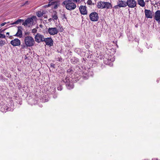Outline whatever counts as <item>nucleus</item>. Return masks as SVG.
Wrapping results in <instances>:
<instances>
[{
  "label": "nucleus",
  "mask_w": 160,
  "mask_h": 160,
  "mask_svg": "<svg viewBox=\"0 0 160 160\" xmlns=\"http://www.w3.org/2000/svg\"><path fill=\"white\" fill-rule=\"evenodd\" d=\"M26 47H27L26 45L25 44V45H21V48L22 49H24Z\"/></svg>",
  "instance_id": "473e14b6"
},
{
  "label": "nucleus",
  "mask_w": 160,
  "mask_h": 160,
  "mask_svg": "<svg viewBox=\"0 0 160 160\" xmlns=\"http://www.w3.org/2000/svg\"><path fill=\"white\" fill-rule=\"evenodd\" d=\"M145 17L147 18H152V13L150 10L145 9Z\"/></svg>",
  "instance_id": "f8f14e48"
},
{
  "label": "nucleus",
  "mask_w": 160,
  "mask_h": 160,
  "mask_svg": "<svg viewBox=\"0 0 160 160\" xmlns=\"http://www.w3.org/2000/svg\"><path fill=\"white\" fill-rule=\"evenodd\" d=\"M90 20L93 22L97 21L99 19L98 14L95 12L91 13L89 16Z\"/></svg>",
  "instance_id": "39448f33"
},
{
  "label": "nucleus",
  "mask_w": 160,
  "mask_h": 160,
  "mask_svg": "<svg viewBox=\"0 0 160 160\" xmlns=\"http://www.w3.org/2000/svg\"><path fill=\"white\" fill-rule=\"evenodd\" d=\"M43 42H45L47 45L50 46L53 45V41L51 38H45Z\"/></svg>",
  "instance_id": "9d476101"
},
{
  "label": "nucleus",
  "mask_w": 160,
  "mask_h": 160,
  "mask_svg": "<svg viewBox=\"0 0 160 160\" xmlns=\"http://www.w3.org/2000/svg\"><path fill=\"white\" fill-rule=\"evenodd\" d=\"M18 32L14 36L21 38L22 36V28L21 26H19L18 27Z\"/></svg>",
  "instance_id": "2eb2a0df"
},
{
  "label": "nucleus",
  "mask_w": 160,
  "mask_h": 160,
  "mask_svg": "<svg viewBox=\"0 0 160 160\" xmlns=\"http://www.w3.org/2000/svg\"><path fill=\"white\" fill-rule=\"evenodd\" d=\"M87 3L88 5H91L92 3V1L91 0H88L87 1Z\"/></svg>",
  "instance_id": "7c9ffc66"
},
{
  "label": "nucleus",
  "mask_w": 160,
  "mask_h": 160,
  "mask_svg": "<svg viewBox=\"0 0 160 160\" xmlns=\"http://www.w3.org/2000/svg\"><path fill=\"white\" fill-rule=\"evenodd\" d=\"M5 44V42L4 41H3L2 40H0V47H2Z\"/></svg>",
  "instance_id": "a878e982"
},
{
  "label": "nucleus",
  "mask_w": 160,
  "mask_h": 160,
  "mask_svg": "<svg viewBox=\"0 0 160 160\" xmlns=\"http://www.w3.org/2000/svg\"><path fill=\"white\" fill-rule=\"evenodd\" d=\"M118 4L119 7H124L127 6L126 2L122 0H118Z\"/></svg>",
  "instance_id": "dca6fc26"
},
{
  "label": "nucleus",
  "mask_w": 160,
  "mask_h": 160,
  "mask_svg": "<svg viewBox=\"0 0 160 160\" xmlns=\"http://www.w3.org/2000/svg\"><path fill=\"white\" fill-rule=\"evenodd\" d=\"M30 3V2L27 1L23 3V5H21V7H22L23 6H26L27 5H28Z\"/></svg>",
  "instance_id": "bb28decb"
},
{
  "label": "nucleus",
  "mask_w": 160,
  "mask_h": 160,
  "mask_svg": "<svg viewBox=\"0 0 160 160\" xmlns=\"http://www.w3.org/2000/svg\"><path fill=\"white\" fill-rule=\"evenodd\" d=\"M72 2L76 3L78 2H79L80 0H72Z\"/></svg>",
  "instance_id": "72a5a7b5"
},
{
  "label": "nucleus",
  "mask_w": 160,
  "mask_h": 160,
  "mask_svg": "<svg viewBox=\"0 0 160 160\" xmlns=\"http://www.w3.org/2000/svg\"><path fill=\"white\" fill-rule=\"evenodd\" d=\"M6 106L5 105V104H3V103L2 104V105H1V108L2 109H6V110L8 111V110L9 109V108H8L7 107H6Z\"/></svg>",
  "instance_id": "b1692460"
},
{
  "label": "nucleus",
  "mask_w": 160,
  "mask_h": 160,
  "mask_svg": "<svg viewBox=\"0 0 160 160\" xmlns=\"http://www.w3.org/2000/svg\"><path fill=\"white\" fill-rule=\"evenodd\" d=\"M37 30L36 28H34L32 30V33H35L37 32Z\"/></svg>",
  "instance_id": "cd10ccee"
},
{
  "label": "nucleus",
  "mask_w": 160,
  "mask_h": 160,
  "mask_svg": "<svg viewBox=\"0 0 160 160\" xmlns=\"http://www.w3.org/2000/svg\"><path fill=\"white\" fill-rule=\"evenodd\" d=\"M61 82L65 83L67 87L69 89L72 88L74 87L72 83L70 82L68 77H67L65 79L62 80Z\"/></svg>",
  "instance_id": "20e7f679"
},
{
  "label": "nucleus",
  "mask_w": 160,
  "mask_h": 160,
  "mask_svg": "<svg viewBox=\"0 0 160 160\" xmlns=\"http://www.w3.org/2000/svg\"><path fill=\"white\" fill-rule=\"evenodd\" d=\"M23 3H22V5H23Z\"/></svg>",
  "instance_id": "58836bf2"
},
{
  "label": "nucleus",
  "mask_w": 160,
  "mask_h": 160,
  "mask_svg": "<svg viewBox=\"0 0 160 160\" xmlns=\"http://www.w3.org/2000/svg\"><path fill=\"white\" fill-rule=\"evenodd\" d=\"M5 38V36L4 34L0 33V38Z\"/></svg>",
  "instance_id": "c85d7f7f"
},
{
  "label": "nucleus",
  "mask_w": 160,
  "mask_h": 160,
  "mask_svg": "<svg viewBox=\"0 0 160 160\" xmlns=\"http://www.w3.org/2000/svg\"><path fill=\"white\" fill-rule=\"evenodd\" d=\"M24 41L25 44L26 45L27 47L33 46L35 43L33 38L31 36H30L25 37Z\"/></svg>",
  "instance_id": "f03ea898"
},
{
  "label": "nucleus",
  "mask_w": 160,
  "mask_h": 160,
  "mask_svg": "<svg viewBox=\"0 0 160 160\" xmlns=\"http://www.w3.org/2000/svg\"><path fill=\"white\" fill-rule=\"evenodd\" d=\"M6 24V22H4L1 24V26L2 27L4 26Z\"/></svg>",
  "instance_id": "f704fd0d"
},
{
  "label": "nucleus",
  "mask_w": 160,
  "mask_h": 160,
  "mask_svg": "<svg viewBox=\"0 0 160 160\" xmlns=\"http://www.w3.org/2000/svg\"><path fill=\"white\" fill-rule=\"evenodd\" d=\"M58 2H49L48 5V6H52L54 9L57 8L58 6L59 5L58 4Z\"/></svg>",
  "instance_id": "a211bd4d"
},
{
  "label": "nucleus",
  "mask_w": 160,
  "mask_h": 160,
  "mask_svg": "<svg viewBox=\"0 0 160 160\" xmlns=\"http://www.w3.org/2000/svg\"><path fill=\"white\" fill-rule=\"evenodd\" d=\"M52 17L53 20H57L58 19L57 15L55 13L52 15Z\"/></svg>",
  "instance_id": "393cba45"
},
{
  "label": "nucleus",
  "mask_w": 160,
  "mask_h": 160,
  "mask_svg": "<svg viewBox=\"0 0 160 160\" xmlns=\"http://www.w3.org/2000/svg\"><path fill=\"white\" fill-rule=\"evenodd\" d=\"M112 60L111 59H110V60L109 59H107L106 58L104 60V63L106 64H109L110 62V61L112 62Z\"/></svg>",
  "instance_id": "4be33fe9"
},
{
  "label": "nucleus",
  "mask_w": 160,
  "mask_h": 160,
  "mask_svg": "<svg viewBox=\"0 0 160 160\" xmlns=\"http://www.w3.org/2000/svg\"><path fill=\"white\" fill-rule=\"evenodd\" d=\"M10 43L13 46H18L20 45V41L18 38H15L12 40Z\"/></svg>",
  "instance_id": "9b49d317"
},
{
  "label": "nucleus",
  "mask_w": 160,
  "mask_h": 160,
  "mask_svg": "<svg viewBox=\"0 0 160 160\" xmlns=\"http://www.w3.org/2000/svg\"><path fill=\"white\" fill-rule=\"evenodd\" d=\"M103 46V43L100 41L97 42L95 44V48H101Z\"/></svg>",
  "instance_id": "f3484780"
},
{
  "label": "nucleus",
  "mask_w": 160,
  "mask_h": 160,
  "mask_svg": "<svg viewBox=\"0 0 160 160\" xmlns=\"http://www.w3.org/2000/svg\"><path fill=\"white\" fill-rule=\"evenodd\" d=\"M44 37L43 35H42L39 33H37L35 36V41L38 43H40L41 42H43Z\"/></svg>",
  "instance_id": "423d86ee"
},
{
  "label": "nucleus",
  "mask_w": 160,
  "mask_h": 160,
  "mask_svg": "<svg viewBox=\"0 0 160 160\" xmlns=\"http://www.w3.org/2000/svg\"><path fill=\"white\" fill-rule=\"evenodd\" d=\"M152 160H158V159L157 158H153L152 159Z\"/></svg>",
  "instance_id": "e433bc0d"
},
{
  "label": "nucleus",
  "mask_w": 160,
  "mask_h": 160,
  "mask_svg": "<svg viewBox=\"0 0 160 160\" xmlns=\"http://www.w3.org/2000/svg\"><path fill=\"white\" fill-rule=\"evenodd\" d=\"M24 20L22 19H19L18 20L12 23L11 24V25H13L14 24H18L19 23H21L22 22H23Z\"/></svg>",
  "instance_id": "aec40b11"
},
{
  "label": "nucleus",
  "mask_w": 160,
  "mask_h": 160,
  "mask_svg": "<svg viewBox=\"0 0 160 160\" xmlns=\"http://www.w3.org/2000/svg\"><path fill=\"white\" fill-rule=\"evenodd\" d=\"M26 57H25V58H27V57L26 56Z\"/></svg>",
  "instance_id": "ea45409f"
},
{
  "label": "nucleus",
  "mask_w": 160,
  "mask_h": 160,
  "mask_svg": "<svg viewBox=\"0 0 160 160\" xmlns=\"http://www.w3.org/2000/svg\"><path fill=\"white\" fill-rule=\"evenodd\" d=\"M48 32L50 35H54L58 33V31L56 28H50L48 29Z\"/></svg>",
  "instance_id": "0eeeda50"
},
{
  "label": "nucleus",
  "mask_w": 160,
  "mask_h": 160,
  "mask_svg": "<svg viewBox=\"0 0 160 160\" xmlns=\"http://www.w3.org/2000/svg\"><path fill=\"white\" fill-rule=\"evenodd\" d=\"M34 22L33 18L32 17L30 18H28L24 22H23L22 25L24 26H27L29 24H32Z\"/></svg>",
  "instance_id": "1a4fd4ad"
},
{
  "label": "nucleus",
  "mask_w": 160,
  "mask_h": 160,
  "mask_svg": "<svg viewBox=\"0 0 160 160\" xmlns=\"http://www.w3.org/2000/svg\"><path fill=\"white\" fill-rule=\"evenodd\" d=\"M127 6L131 8H133L136 6L137 2L135 0H128L126 2Z\"/></svg>",
  "instance_id": "6e6552de"
},
{
  "label": "nucleus",
  "mask_w": 160,
  "mask_h": 160,
  "mask_svg": "<svg viewBox=\"0 0 160 160\" xmlns=\"http://www.w3.org/2000/svg\"><path fill=\"white\" fill-rule=\"evenodd\" d=\"M74 72V70L72 68L68 69L67 71V72L69 74H71Z\"/></svg>",
  "instance_id": "5701e85b"
},
{
  "label": "nucleus",
  "mask_w": 160,
  "mask_h": 160,
  "mask_svg": "<svg viewBox=\"0 0 160 160\" xmlns=\"http://www.w3.org/2000/svg\"><path fill=\"white\" fill-rule=\"evenodd\" d=\"M26 57H25V58H27V57L26 56Z\"/></svg>",
  "instance_id": "a19ab883"
},
{
  "label": "nucleus",
  "mask_w": 160,
  "mask_h": 160,
  "mask_svg": "<svg viewBox=\"0 0 160 160\" xmlns=\"http://www.w3.org/2000/svg\"><path fill=\"white\" fill-rule=\"evenodd\" d=\"M81 78V76H77L76 75L75 76V79L76 78H77V80H78L79 79H80Z\"/></svg>",
  "instance_id": "2f4dec72"
},
{
  "label": "nucleus",
  "mask_w": 160,
  "mask_h": 160,
  "mask_svg": "<svg viewBox=\"0 0 160 160\" xmlns=\"http://www.w3.org/2000/svg\"><path fill=\"white\" fill-rule=\"evenodd\" d=\"M62 4L65 5L66 8L70 11L74 9L76 7V4L72 0H65L63 2Z\"/></svg>",
  "instance_id": "f257e3e1"
},
{
  "label": "nucleus",
  "mask_w": 160,
  "mask_h": 160,
  "mask_svg": "<svg viewBox=\"0 0 160 160\" xmlns=\"http://www.w3.org/2000/svg\"><path fill=\"white\" fill-rule=\"evenodd\" d=\"M44 13H43L41 11H38L36 13L38 17H40L43 16V15L44 14Z\"/></svg>",
  "instance_id": "412c9836"
},
{
  "label": "nucleus",
  "mask_w": 160,
  "mask_h": 160,
  "mask_svg": "<svg viewBox=\"0 0 160 160\" xmlns=\"http://www.w3.org/2000/svg\"><path fill=\"white\" fill-rule=\"evenodd\" d=\"M62 87L61 85L58 86L57 88L58 90L59 91H61V90H62Z\"/></svg>",
  "instance_id": "c756f323"
},
{
  "label": "nucleus",
  "mask_w": 160,
  "mask_h": 160,
  "mask_svg": "<svg viewBox=\"0 0 160 160\" xmlns=\"http://www.w3.org/2000/svg\"><path fill=\"white\" fill-rule=\"evenodd\" d=\"M6 34L8 35H9V33L8 32L6 33Z\"/></svg>",
  "instance_id": "4c0bfd02"
},
{
  "label": "nucleus",
  "mask_w": 160,
  "mask_h": 160,
  "mask_svg": "<svg viewBox=\"0 0 160 160\" xmlns=\"http://www.w3.org/2000/svg\"><path fill=\"white\" fill-rule=\"evenodd\" d=\"M97 7L98 8L109 9L111 7V4L108 2L100 1L97 3Z\"/></svg>",
  "instance_id": "7ed1b4c3"
},
{
  "label": "nucleus",
  "mask_w": 160,
  "mask_h": 160,
  "mask_svg": "<svg viewBox=\"0 0 160 160\" xmlns=\"http://www.w3.org/2000/svg\"><path fill=\"white\" fill-rule=\"evenodd\" d=\"M119 7V6H118V4L117 5H116L115 6H114V8H115V9H117L118 8V7Z\"/></svg>",
  "instance_id": "c9c22d12"
},
{
  "label": "nucleus",
  "mask_w": 160,
  "mask_h": 160,
  "mask_svg": "<svg viewBox=\"0 0 160 160\" xmlns=\"http://www.w3.org/2000/svg\"><path fill=\"white\" fill-rule=\"evenodd\" d=\"M138 3L141 7H143L145 6V3L144 0H138Z\"/></svg>",
  "instance_id": "6ab92c4d"
},
{
  "label": "nucleus",
  "mask_w": 160,
  "mask_h": 160,
  "mask_svg": "<svg viewBox=\"0 0 160 160\" xmlns=\"http://www.w3.org/2000/svg\"><path fill=\"white\" fill-rule=\"evenodd\" d=\"M85 6H81L79 8V10L81 14L86 15L87 14V12Z\"/></svg>",
  "instance_id": "ddd939ff"
},
{
  "label": "nucleus",
  "mask_w": 160,
  "mask_h": 160,
  "mask_svg": "<svg viewBox=\"0 0 160 160\" xmlns=\"http://www.w3.org/2000/svg\"><path fill=\"white\" fill-rule=\"evenodd\" d=\"M155 19L160 23V10H157L155 13Z\"/></svg>",
  "instance_id": "4468645a"
}]
</instances>
